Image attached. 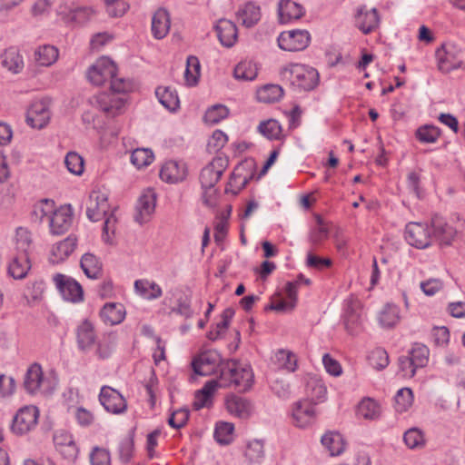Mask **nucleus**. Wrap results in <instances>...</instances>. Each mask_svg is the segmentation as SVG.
<instances>
[{
  "label": "nucleus",
  "instance_id": "55",
  "mask_svg": "<svg viewBox=\"0 0 465 465\" xmlns=\"http://www.w3.org/2000/svg\"><path fill=\"white\" fill-rule=\"evenodd\" d=\"M172 313L183 316L185 319H190L193 315V311L191 307V297L189 295H182L176 300V305L171 309Z\"/></svg>",
  "mask_w": 465,
  "mask_h": 465
},
{
  "label": "nucleus",
  "instance_id": "41",
  "mask_svg": "<svg viewBox=\"0 0 465 465\" xmlns=\"http://www.w3.org/2000/svg\"><path fill=\"white\" fill-rule=\"evenodd\" d=\"M283 94L282 88L278 84H266L257 91L260 102L271 104L278 101Z\"/></svg>",
  "mask_w": 465,
  "mask_h": 465
},
{
  "label": "nucleus",
  "instance_id": "3",
  "mask_svg": "<svg viewBox=\"0 0 465 465\" xmlns=\"http://www.w3.org/2000/svg\"><path fill=\"white\" fill-rule=\"evenodd\" d=\"M224 160L221 157L214 158L209 164L203 167L200 173V183L204 190L203 198L208 206H213L215 201L213 195L215 193L214 185L220 180L223 171Z\"/></svg>",
  "mask_w": 465,
  "mask_h": 465
},
{
  "label": "nucleus",
  "instance_id": "51",
  "mask_svg": "<svg viewBox=\"0 0 465 465\" xmlns=\"http://www.w3.org/2000/svg\"><path fill=\"white\" fill-rule=\"evenodd\" d=\"M229 114V110L225 105L214 104L210 107L204 114V122L209 124H216L225 119Z\"/></svg>",
  "mask_w": 465,
  "mask_h": 465
},
{
  "label": "nucleus",
  "instance_id": "48",
  "mask_svg": "<svg viewBox=\"0 0 465 465\" xmlns=\"http://www.w3.org/2000/svg\"><path fill=\"white\" fill-rule=\"evenodd\" d=\"M358 412L367 420H375L381 414L380 405L373 400L368 398L362 400L358 406Z\"/></svg>",
  "mask_w": 465,
  "mask_h": 465
},
{
  "label": "nucleus",
  "instance_id": "10",
  "mask_svg": "<svg viewBox=\"0 0 465 465\" xmlns=\"http://www.w3.org/2000/svg\"><path fill=\"white\" fill-rule=\"evenodd\" d=\"M292 422L296 427L307 428L316 420L315 403L308 399L296 401L292 411Z\"/></svg>",
  "mask_w": 465,
  "mask_h": 465
},
{
  "label": "nucleus",
  "instance_id": "21",
  "mask_svg": "<svg viewBox=\"0 0 465 465\" xmlns=\"http://www.w3.org/2000/svg\"><path fill=\"white\" fill-rule=\"evenodd\" d=\"M186 167L184 163L176 161L166 162L160 170V178L169 183L182 182L186 177Z\"/></svg>",
  "mask_w": 465,
  "mask_h": 465
},
{
  "label": "nucleus",
  "instance_id": "52",
  "mask_svg": "<svg viewBox=\"0 0 465 465\" xmlns=\"http://www.w3.org/2000/svg\"><path fill=\"white\" fill-rule=\"evenodd\" d=\"M395 409L398 412L406 411L412 404L413 394L410 388L399 390L395 395Z\"/></svg>",
  "mask_w": 465,
  "mask_h": 465
},
{
  "label": "nucleus",
  "instance_id": "13",
  "mask_svg": "<svg viewBox=\"0 0 465 465\" xmlns=\"http://www.w3.org/2000/svg\"><path fill=\"white\" fill-rule=\"evenodd\" d=\"M109 211L107 194L101 191H92L86 203V215L92 222L100 221Z\"/></svg>",
  "mask_w": 465,
  "mask_h": 465
},
{
  "label": "nucleus",
  "instance_id": "29",
  "mask_svg": "<svg viewBox=\"0 0 465 465\" xmlns=\"http://www.w3.org/2000/svg\"><path fill=\"white\" fill-rule=\"evenodd\" d=\"M77 344L81 351H85L92 348L95 341L93 324L85 320L77 328Z\"/></svg>",
  "mask_w": 465,
  "mask_h": 465
},
{
  "label": "nucleus",
  "instance_id": "30",
  "mask_svg": "<svg viewBox=\"0 0 465 465\" xmlns=\"http://www.w3.org/2000/svg\"><path fill=\"white\" fill-rule=\"evenodd\" d=\"M170 16L165 9L157 10L152 19V32L155 38L162 39L169 32Z\"/></svg>",
  "mask_w": 465,
  "mask_h": 465
},
{
  "label": "nucleus",
  "instance_id": "59",
  "mask_svg": "<svg viewBox=\"0 0 465 465\" xmlns=\"http://www.w3.org/2000/svg\"><path fill=\"white\" fill-rule=\"evenodd\" d=\"M134 431H131L130 434L123 439L119 446L120 459L124 462H129L134 453Z\"/></svg>",
  "mask_w": 465,
  "mask_h": 465
},
{
  "label": "nucleus",
  "instance_id": "11",
  "mask_svg": "<svg viewBox=\"0 0 465 465\" xmlns=\"http://www.w3.org/2000/svg\"><path fill=\"white\" fill-rule=\"evenodd\" d=\"M38 414V410L35 406L21 408L13 419V432L23 435L30 431L37 424Z\"/></svg>",
  "mask_w": 465,
  "mask_h": 465
},
{
  "label": "nucleus",
  "instance_id": "49",
  "mask_svg": "<svg viewBox=\"0 0 465 465\" xmlns=\"http://www.w3.org/2000/svg\"><path fill=\"white\" fill-rule=\"evenodd\" d=\"M154 155L152 150L137 148L132 152L131 163L138 169L148 166L153 160Z\"/></svg>",
  "mask_w": 465,
  "mask_h": 465
},
{
  "label": "nucleus",
  "instance_id": "8",
  "mask_svg": "<svg viewBox=\"0 0 465 465\" xmlns=\"http://www.w3.org/2000/svg\"><path fill=\"white\" fill-rule=\"evenodd\" d=\"M116 73L115 64L107 57H102L89 68L87 78L92 84L101 85L107 81L111 82Z\"/></svg>",
  "mask_w": 465,
  "mask_h": 465
},
{
  "label": "nucleus",
  "instance_id": "35",
  "mask_svg": "<svg viewBox=\"0 0 465 465\" xmlns=\"http://www.w3.org/2000/svg\"><path fill=\"white\" fill-rule=\"evenodd\" d=\"M155 94L159 102L168 110L174 112L178 109L180 101L175 90L171 87H158Z\"/></svg>",
  "mask_w": 465,
  "mask_h": 465
},
{
  "label": "nucleus",
  "instance_id": "50",
  "mask_svg": "<svg viewBox=\"0 0 465 465\" xmlns=\"http://www.w3.org/2000/svg\"><path fill=\"white\" fill-rule=\"evenodd\" d=\"M76 247V238L74 236H68L64 241L57 243L53 249V254L57 257L58 260L63 261L66 259Z\"/></svg>",
  "mask_w": 465,
  "mask_h": 465
},
{
  "label": "nucleus",
  "instance_id": "47",
  "mask_svg": "<svg viewBox=\"0 0 465 465\" xmlns=\"http://www.w3.org/2000/svg\"><path fill=\"white\" fill-rule=\"evenodd\" d=\"M233 74L237 79L251 81L257 76V68L252 61H242L235 66Z\"/></svg>",
  "mask_w": 465,
  "mask_h": 465
},
{
  "label": "nucleus",
  "instance_id": "9",
  "mask_svg": "<svg viewBox=\"0 0 465 465\" xmlns=\"http://www.w3.org/2000/svg\"><path fill=\"white\" fill-rule=\"evenodd\" d=\"M311 41V35L307 30H290L282 32L278 37V45L281 49L289 52L304 50Z\"/></svg>",
  "mask_w": 465,
  "mask_h": 465
},
{
  "label": "nucleus",
  "instance_id": "64",
  "mask_svg": "<svg viewBox=\"0 0 465 465\" xmlns=\"http://www.w3.org/2000/svg\"><path fill=\"white\" fill-rule=\"evenodd\" d=\"M92 465H108L110 462L109 452L98 447H94L90 455Z\"/></svg>",
  "mask_w": 465,
  "mask_h": 465
},
{
  "label": "nucleus",
  "instance_id": "23",
  "mask_svg": "<svg viewBox=\"0 0 465 465\" xmlns=\"http://www.w3.org/2000/svg\"><path fill=\"white\" fill-rule=\"evenodd\" d=\"M220 43L225 47H232L237 40V27L235 24L227 19H220L215 25Z\"/></svg>",
  "mask_w": 465,
  "mask_h": 465
},
{
  "label": "nucleus",
  "instance_id": "25",
  "mask_svg": "<svg viewBox=\"0 0 465 465\" xmlns=\"http://www.w3.org/2000/svg\"><path fill=\"white\" fill-rule=\"evenodd\" d=\"M55 209V203L51 199H42L34 206L30 214L31 222L36 224L42 223L45 219L50 221V216Z\"/></svg>",
  "mask_w": 465,
  "mask_h": 465
},
{
  "label": "nucleus",
  "instance_id": "42",
  "mask_svg": "<svg viewBox=\"0 0 465 465\" xmlns=\"http://www.w3.org/2000/svg\"><path fill=\"white\" fill-rule=\"evenodd\" d=\"M441 134L440 128L432 124L420 126L415 132V137L423 143H434Z\"/></svg>",
  "mask_w": 465,
  "mask_h": 465
},
{
  "label": "nucleus",
  "instance_id": "22",
  "mask_svg": "<svg viewBox=\"0 0 465 465\" xmlns=\"http://www.w3.org/2000/svg\"><path fill=\"white\" fill-rule=\"evenodd\" d=\"M227 411L240 419H247L252 411L251 401L243 397L231 395L225 401Z\"/></svg>",
  "mask_w": 465,
  "mask_h": 465
},
{
  "label": "nucleus",
  "instance_id": "36",
  "mask_svg": "<svg viewBox=\"0 0 465 465\" xmlns=\"http://www.w3.org/2000/svg\"><path fill=\"white\" fill-rule=\"evenodd\" d=\"M2 64L8 71L17 74L24 67L23 57L15 48H9L2 55Z\"/></svg>",
  "mask_w": 465,
  "mask_h": 465
},
{
  "label": "nucleus",
  "instance_id": "16",
  "mask_svg": "<svg viewBox=\"0 0 465 465\" xmlns=\"http://www.w3.org/2000/svg\"><path fill=\"white\" fill-rule=\"evenodd\" d=\"M430 228L431 230L432 242L435 240L441 245H450L457 233L456 230L439 215H434L431 218Z\"/></svg>",
  "mask_w": 465,
  "mask_h": 465
},
{
  "label": "nucleus",
  "instance_id": "18",
  "mask_svg": "<svg viewBox=\"0 0 465 465\" xmlns=\"http://www.w3.org/2000/svg\"><path fill=\"white\" fill-rule=\"evenodd\" d=\"M155 204V193L152 190L144 192L138 199L134 220L140 224L147 223L154 212Z\"/></svg>",
  "mask_w": 465,
  "mask_h": 465
},
{
  "label": "nucleus",
  "instance_id": "45",
  "mask_svg": "<svg viewBox=\"0 0 465 465\" xmlns=\"http://www.w3.org/2000/svg\"><path fill=\"white\" fill-rule=\"evenodd\" d=\"M200 61L194 55H189L186 60V68L184 71V78L188 85L197 84L200 77Z\"/></svg>",
  "mask_w": 465,
  "mask_h": 465
},
{
  "label": "nucleus",
  "instance_id": "33",
  "mask_svg": "<svg viewBox=\"0 0 465 465\" xmlns=\"http://www.w3.org/2000/svg\"><path fill=\"white\" fill-rule=\"evenodd\" d=\"M322 444L328 450L330 455H341L345 449L342 436L339 432L329 431L322 437Z\"/></svg>",
  "mask_w": 465,
  "mask_h": 465
},
{
  "label": "nucleus",
  "instance_id": "44",
  "mask_svg": "<svg viewBox=\"0 0 465 465\" xmlns=\"http://www.w3.org/2000/svg\"><path fill=\"white\" fill-rule=\"evenodd\" d=\"M233 313L234 312L232 309H225L222 314V321L207 332V338L211 341H216L221 338L227 330Z\"/></svg>",
  "mask_w": 465,
  "mask_h": 465
},
{
  "label": "nucleus",
  "instance_id": "15",
  "mask_svg": "<svg viewBox=\"0 0 465 465\" xmlns=\"http://www.w3.org/2000/svg\"><path fill=\"white\" fill-rule=\"evenodd\" d=\"M73 212L70 205H63L54 209L50 216L49 227L52 234L61 235L66 232L72 225Z\"/></svg>",
  "mask_w": 465,
  "mask_h": 465
},
{
  "label": "nucleus",
  "instance_id": "14",
  "mask_svg": "<svg viewBox=\"0 0 465 465\" xmlns=\"http://www.w3.org/2000/svg\"><path fill=\"white\" fill-rule=\"evenodd\" d=\"M51 114L45 100L35 101L26 113V123L32 128L43 129L50 121Z\"/></svg>",
  "mask_w": 465,
  "mask_h": 465
},
{
  "label": "nucleus",
  "instance_id": "57",
  "mask_svg": "<svg viewBox=\"0 0 465 465\" xmlns=\"http://www.w3.org/2000/svg\"><path fill=\"white\" fill-rule=\"evenodd\" d=\"M403 440L410 449L419 448L424 445V435L418 428H411L405 431Z\"/></svg>",
  "mask_w": 465,
  "mask_h": 465
},
{
  "label": "nucleus",
  "instance_id": "26",
  "mask_svg": "<svg viewBox=\"0 0 465 465\" xmlns=\"http://www.w3.org/2000/svg\"><path fill=\"white\" fill-rule=\"evenodd\" d=\"M219 387L216 380L207 381L204 386L195 393L193 409L199 411L203 408H209L213 404V395Z\"/></svg>",
  "mask_w": 465,
  "mask_h": 465
},
{
  "label": "nucleus",
  "instance_id": "19",
  "mask_svg": "<svg viewBox=\"0 0 465 465\" xmlns=\"http://www.w3.org/2000/svg\"><path fill=\"white\" fill-rule=\"evenodd\" d=\"M97 107L107 116L114 117L121 113L124 100L112 93H101L95 96Z\"/></svg>",
  "mask_w": 465,
  "mask_h": 465
},
{
  "label": "nucleus",
  "instance_id": "53",
  "mask_svg": "<svg viewBox=\"0 0 465 465\" xmlns=\"http://www.w3.org/2000/svg\"><path fill=\"white\" fill-rule=\"evenodd\" d=\"M245 458L251 462H260L264 456L263 443L255 440L248 443L245 451Z\"/></svg>",
  "mask_w": 465,
  "mask_h": 465
},
{
  "label": "nucleus",
  "instance_id": "61",
  "mask_svg": "<svg viewBox=\"0 0 465 465\" xmlns=\"http://www.w3.org/2000/svg\"><path fill=\"white\" fill-rule=\"evenodd\" d=\"M398 364L399 373L402 378H412L416 373V370L418 369L416 366H414L413 361H411L408 355L401 356L398 360Z\"/></svg>",
  "mask_w": 465,
  "mask_h": 465
},
{
  "label": "nucleus",
  "instance_id": "37",
  "mask_svg": "<svg viewBox=\"0 0 465 465\" xmlns=\"http://www.w3.org/2000/svg\"><path fill=\"white\" fill-rule=\"evenodd\" d=\"M272 361L278 369L290 372L294 371L297 367L296 356L292 351L285 350L277 351L272 358Z\"/></svg>",
  "mask_w": 465,
  "mask_h": 465
},
{
  "label": "nucleus",
  "instance_id": "31",
  "mask_svg": "<svg viewBox=\"0 0 465 465\" xmlns=\"http://www.w3.org/2000/svg\"><path fill=\"white\" fill-rule=\"evenodd\" d=\"M30 267L28 255L25 251H24L14 257L9 263L8 274L16 280L24 279L30 270Z\"/></svg>",
  "mask_w": 465,
  "mask_h": 465
},
{
  "label": "nucleus",
  "instance_id": "58",
  "mask_svg": "<svg viewBox=\"0 0 465 465\" xmlns=\"http://www.w3.org/2000/svg\"><path fill=\"white\" fill-rule=\"evenodd\" d=\"M369 363L371 367L376 370H382L386 368L389 364V356L385 350L381 348H377L373 350L369 357Z\"/></svg>",
  "mask_w": 465,
  "mask_h": 465
},
{
  "label": "nucleus",
  "instance_id": "46",
  "mask_svg": "<svg viewBox=\"0 0 465 465\" xmlns=\"http://www.w3.org/2000/svg\"><path fill=\"white\" fill-rule=\"evenodd\" d=\"M258 130L269 140H280L282 137V126L274 119L262 122L258 126Z\"/></svg>",
  "mask_w": 465,
  "mask_h": 465
},
{
  "label": "nucleus",
  "instance_id": "40",
  "mask_svg": "<svg viewBox=\"0 0 465 465\" xmlns=\"http://www.w3.org/2000/svg\"><path fill=\"white\" fill-rule=\"evenodd\" d=\"M400 321V309L394 304H386L381 311L379 322L385 328L394 327Z\"/></svg>",
  "mask_w": 465,
  "mask_h": 465
},
{
  "label": "nucleus",
  "instance_id": "12",
  "mask_svg": "<svg viewBox=\"0 0 465 465\" xmlns=\"http://www.w3.org/2000/svg\"><path fill=\"white\" fill-rule=\"evenodd\" d=\"M99 401L113 414H122L127 410V402L124 397L115 389L110 386H103L99 394Z\"/></svg>",
  "mask_w": 465,
  "mask_h": 465
},
{
  "label": "nucleus",
  "instance_id": "4",
  "mask_svg": "<svg viewBox=\"0 0 465 465\" xmlns=\"http://www.w3.org/2000/svg\"><path fill=\"white\" fill-rule=\"evenodd\" d=\"M464 50L454 43H445L436 51L439 69L443 73L465 68Z\"/></svg>",
  "mask_w": 465,
  "mask_h": 465
},
{
  "label": "nucleus",
  "instance_id": "5",
  "mask_svg": "<svg viewBox=\"0 0 465 465\" xmlns=\"http://www.w3.org/2000/svg\"><path fill=\"white\" fill-rule=\"evenodd\" d=\"M226 361H223L221 354L215 350H209L200 353L192 361L193 371L201 376L218 375Z\"/></svg>",
  "mask_w": 465,
  "mask_h": 465
},
{
  "label": "nucleus",
  "instance_id": "54",
  "mask_svg": "<svg viewBox=\"0 0 465 465\" xmlns=\"http://www.w3.org/2000/svg\"><path fill=\"white\" fill-rule=\"evenodd\" d=\"M233 430L232 423L219 422L214 430V438L221 444H229L232 440Z\"/></svg>",
  "mask_w": 465,
  "mask_h": 465
},
{
  "label": "nucleus",
  "instance_id": "20",
  "mask_svg": "<svg viewBox=\"0 0 465 465\" xmlns=\"http://www.w3.org/2000/svg\"><path fill=\"white\" fill-rule=\"evenodd\" d=\"M304 7L292 0H281L278 3V15L281 24L296 21L304 15Z\"/></svg>",
  "mask_w": 465,
  "mask_h": 465
},
{
  "label": "nucleus",
  "instance_id": "27",
  "mask_svg": "<svg viewBox=\"0 0 465 465\" xmlns=\"http://www.w3.org/2000/svg\"><path fill=\"white\" fill-rule=\"evenodd\" d=\"M237 17L245 27H252L261 19L260 6L253 2H248L238 9Z\"/></svg>",
  "mask_w": 465,
  "mask_h": 465
},
{
  "label": "nucleus",
  "instance_id": "62",
  "mask_svg": "<svg viewBox=\"0 0 465 465\" xmlns=\"http://www.w3.org/2000/svg\"><path fill=\"white\" fill-rule=\"evenodd\" d=\"M114 346V336L109 335L106 338H104L97 344L96 353L98 357L101 359L108 358L111 355Z\"/></svg>",
  "mask_w": 465,
  "mask_h": 465
},
{
  "label": "nucleus",
  "instance_id": "1",
  "mask_svg": "<svg viewBox=\"0 0 465 465\" xmlns=\"http://www.w3.org/2000/svg\"><path fill=\"white\" fill-rule=\"evenodd\" d=\"M219 387L234 386L239 391H248L253 382V373L250 365L236 361H226L221 376L216 380Z\"/></svg>",
  "mask_w": 465,
  "mask_h": 465
},
{
  "label": "nucleus",
  "instance_id": "24",
  "mask_svg": "<svg viewBox=\"0 0 465 465\" xmlns=\"http://www.w3.org/2000/svg\"><path fill=\"white\" fill-rule=\"evenodd\" d=\"M44 382V373L40 364L34 363L26 371L24 388L29 394H36Z\"/></svg>",
  "mask_w": 465,
  "mask_h": 465
},
{
  "label": "nucleus",
  "instance_id": "34",
  "mask_svg": "<svg viewBox=\"0 0 465 465\" xmlns=\"http://www.w3.org/2000/svg\"><path fill=\"white\" fill-rule=\"evenodd\" d=\"M80 265L84 274L90 279H97L102 274V262L92 253L84 254Z\"/></svg>",
  "mask_w": 465,
  "mask_h": 465
},
{
  "label": "nucleus",
  "instance_id": "56",
  "mask_svg": "<svg viewBox=\"0 0 465 465\" xmlns=\"http://www.w3.org/2000/svg\"><path fill=\"white\" fill-rule=\"evenodd\" d=\"M84 163V158L75 152L67 153L64 159V163L67 170L75 175H80L83 173Z\"/></svg>",
  "mask_w": 465,
  "mask_h": 465
},
{
  "label": "nucleus",
  "instance_id": "63",
  "mask_svg": "<svg viewBox=\"0 0 465 465\" xmlns=\"http://www.w3.org/2000/svg\"><path fill=\"white\" fill-rule=\"evenodd\" d=\"M110 87L114 94H124L133 90L134 84L130 80L117 77L112 78Z\"/></svg>",
  "mask_w": 465,
  "mask_h": 465
},
{
  "label": "nucleus",
  "instance_id": "6",
  "mask_svg": "<svg viewBox=\"0 0 465 465\" xmlns=\"http://www.w3.org/2000/svg\"><path fill=\"white\" fill-rule=\"evenodd\" d=\"M53 282L64 300L74 303L84 300V291L81 284L72 277L56 273L53 276Z\"/></svg>",
  "mask_w": 465,
  "mask_h": 465
},
{
  "label": "nucleus",
  "instance_id": "60",
  "mask_svg": "<svg viewBox=\"0 0 465 465\" xmlns=\"http://www.w3.org/2000/svg\"><path fill=\"white\" fill-rule=\"evenodd\" d=\"M190 411L188 409H179L174 411L168 419V423L174 429H180L185 426L189 420Z\"/></svg>",
  "mask_w": 465,
  "mask_h": 465
},
{
  "label": "nucleus",
  "instance_id": "39",
  "mask_svg": "<svg viewBox=\"0 0 465 465\" xmlns=\"http://www.w3.org/2000/svg\"><path fill=\"white\" fill-rule=\"evenodd\" d=\"M35 58L38 64L49 66L58 58V50L53 45H45L35 51Z\"/></svg>",
  "mask_w": 465,
  "mask_h": 465
},
{
  "label": "nucleus",
  "instance_id": "17",
  "mask_svg": "<svg viewBox=\"0 0 465 465\" xmlns=\"http://www.w3.org/2000/svg\"><path fill=\"white\" fill-rule=\"evenodd\" d=\"M380 24V15L376 8L368 9L365 5L357 9L355 15V25L363 34L367 35L374 31Z\"/></svg>",
  "mask_w": 465,
  "mask_h": 465
},
{
  "label": "nucleus",
  "instance_id": "2",
  "mask_svg": "<svg viewBox=\"0 0 465 465\" xmlns=\"http://www.w3.org/2000/svg\"><path fill=\"white\" fill-rule=\"evenodd\" d=\"M282 81L289 83L294 89L311 91L319 84V73L316 69L303 64H293L281 71Z\"/></svg>",
  "mask_w": 465,
  "mask_h": 465
},
{
  "label": "nucleus",
  "instance_id": "7",
  "mask_svg": "<svg viewBox=\"0 0 465 465\" xmlns=\"http://www.w3.org/2000/svg\"><path fill=\"white\" fill-rule=\"evenodd\" d=\"M405 239L417 249H425L431 245L432 235L430 225L421 223H410L405 228Z\"/></svg>",
  "mask_w": 465,
  "mask_h": 465
},
{
  "label": "nucleus",
  "instance_id": "32",
  "mask_svg": "<svg viewBox=\"0 0 465 465\" xmlns=\"http://www.w3.org/2000/svg\"><path fill=\"white\" fill-rule=\"evenodd\" d=\"M361 324L362 315L359 304L350 305L346 311L344 319V325L347 331L351 335H355L361 330Z\"/></svg>",
  "mask_w": 465,
  "mask_h": 465
},
{
  "label": "nucleus",
  "instance_id": "43",
  "mask_svg": "<svg viewBox=\"0 0 465 465\" xmlns=\"http://www.w3.org/2000/svg\"><path fill=\"white\" fill-rule=\"evenodd\" d=\"M430 350L427 346L421 343L413 344L411 350L409 351L408 356L413 361L414 366L423 368L428 364Z\"/></svg>",
  "mask_w": 465,
  "mask_h": 465
},
{
  "label": "nucleus",
  "instance_id": "38",
  "mask_svg": "<svg viewBox=\"0 0 465 465\" xmlns=\"http://www.w3.org/2000/svg\"><path fill=\"white\" fill-rule=\"evenodd\" d=\"M134 288L142 296L148 300L160 298L163 294L161 287L154 282L148 280H137Z\"/></svg>",
  "mask_w": 465,
  "mask_h": 465
},
{
  "label": "nucleus",
  "instance_id": "28",
  "mask_svg": "<svg viewBox=\"0 0 465 465\" xmlns=\"http://www.w3.org/2000/svg\"><path fill=\"white\" fill-rule=\"evenodd\" d=\"M125 309L122 303H106L100 312L104 322L110 325L121 323L125 318Z\"/></svg>",
  "mask_w": 465,
  "mask_h": 465
}]
</instances>
